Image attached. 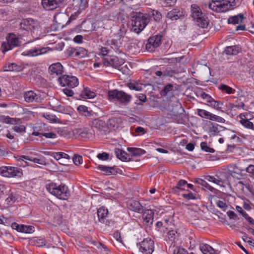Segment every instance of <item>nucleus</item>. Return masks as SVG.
I'll return each instance as SVG.
<instances>
[{
  "instance_id": "nucleus-1",
  "label": "nucleus",
  "mask_w": 254,
  "mask_h": 254,
  "mask_svg": "<svg viewBox=\"0 0 254 254\" xmlns=\"http://www.w3.org/2000/svg\"><path fill=\"white\" fill-rule=\"evenodd\" d=\"M151 17L156 22H159L162 14L157 10H152L148 14L141 12H133L131 16L132 30L138 34L142 31L150 22Z\"/></svg>"
},
{
  "instance_id": "nucleus-2",
  "label": "nucleus",
  "mask_w": 254,
  "mask_h": 254,
  "mask_svg": "<svg viewBox=\"0 0 254 254\" xmlns=\"http://www.w3.org/2000/svg\"><path fill=\"white\" fill-rule=\"evenodd\" d=\"M191 16L196 24L201 28H205L208 26L209 21L207 17L202 12L201 9L196 4L191 5Z\"/></svg>"
},
{
  "instance_id": "nucleus-3",
  "label": "nucleus",
  "mask_w": 254,
  "mask_h": 254,
  "mask_svg": "<svg viewBox=\"0 0 254 254\" xmlns=\"http://www.w3.org/2000/svg\"><path fill=\"white\" fill-rule=\"evenodd\" d=\"M47 190L52 194L61 199H67L69 196L67 187L64 185L57 186L55 183H50L46 186Z\"/></svg>"
},
{
  "instance_id": "nucleus-4",
  "label": "nucleus",
  "mask_w": 254,
  "mask_h": 254,
  "mask_svg": "<svg viewBox=\"0 0 254 254\" xmlns=\"http://www.w3.org/2000/svg\"><path fill=\"white\" fill-rule=\"evenodd\" d=\"M109 99L119 102L124 106L127 105L130 102L132 97L123 90L115 89L108 92Z\"/></svg>"
},
{
  "instance_id": "nucleus-5",
  "label": "nucleus",
  "mask_w": 254,
  "mask_h": 254,
  "mask_svg": "<svg viewBox=\"0 0 254 254\" xmlns=\"http://www.w3.org/2000/svg\"><path fill=\"white\" fill-rule=\"evenodd\" d=\"M6 40L7 43L4 42L1 45L2 51L4 54L14 47H18L20 45L18 37L13 33L8 34L6 37Z\"/></svg>"
},
{
  "instance_id": "nucleus-6",
  "label": "nucleus",
  "mask_w": 254,
  "mask_h": 254,
  "mask_svg": "<svg viewBox=\"0 0 254 254\" xmlns=\"http://www.w3.org/2000/svg\"><path fill=\"white\" fill-rule=\"evenodd\" d=\"M0 174L6 177H18L23 175L21 169L14 167L1 166L0 167Z\"/></svg>"
},
{
  "instance_id": "nucleus-7",
  "label": "nucleus",
  "mask_w": 254,
  "mask_h": 254,
  "mask_svg": "<svg viewBox=\"0 0 254 254\" xmlns=\"http://www.w3.org/2000/svg\"><path fill=\"white\" fill-rule=\"evenodd\" d=\"M58 81L62 86H67L70 88H74L79 83L76 77L69 75H61L58 78Z\"/></svg>"
},
{
  "instance_id": "nucleus-8",
  "label": "nucleus",
  "mask_w": 254,
  "mask_h": 254,
  "mask_svg": "<svg viewBox=\"0 0 254 254\" xmlns=\"http://www.w3.org/2000/svg\"><path fill=\"white\" fill-rule=\"evenodd\" d=\"M163 36L161 34H157L150 37L147 40L145 45L146 49L149 52H153L162 43Z\"/></svg>"
},
{
  "instance_id": "nucleus-9",
  "label": "nucleus",
  "mask_w": 254,
  "mask_h": 254,
  "mask_svg": "<svg viewBox=\"0 0 254 254\" xmlns=\"http://www.w3.org/2000/svg\"><path fill=\"white\" fill-rule=\"evenodd\" d=\"M154 241L151 239L146 238L137 244L139 251L144 254H152L154 251Z\"/></svg>"
},
{
  "instance_id": "nucleus-10",
  "label": "nucleus",
  "mask_w": 254,
  "mask_h": 254,
  "mask_svg": "<svg viewBox=\"0 0 254 254\" xmlns=\"http://www.w3.org/2000/svg\"><path fill=\"white\" fill-rule=\"evenodd\" d=\"M228 5L225 3L224 0H212L209 2V8L216 12H224L229 10Z\"/></svg>"
},
{
  "instance_id": "nucleus-11",
  "label": "nucleus",
  "mask_w": 254,
  "mask_h": 254,
  "mask_svg": "<svg viewBox=\"0 0 254 254\" xmlns=\"http://www.w3.org/2000/svg\"><path fill=\"white\" fill-rule=\"evenodd\" d=\"M185 17V12L180 8H174L169 11L166 18L171 21H176L178 19H183Z\"/></svg>"
},
{
  "instance_id": "nucleus-12",
  "label": "nucleus",
  "mask_w": 254,
  "mask_h": 254,
  "mask_svg": "<svg viewBox=\"0 0 254 254\" xmlns=\"http://www.w3.org/2000/svg\"><path fill=\"white\" fill-rule=\"evenodd\" d=\"M37 26V21L32 18L23 19L19 24L21 29L27 31L34 30Z\"/></svg>"
},
{
  "instance_id": "nucleus-13",
  "label": "nucleus",
  "mask_w": 254,
  "mask_h": 254,
  "mask_svg": "<svg viewBox=\"0 0 254 254\" xmlns=\"http://www.w3.org/2000/svg\"><path fill=\"white\" fill-rule=\"evenodd\" d=\"M24 98L25 101L27 103H31L35 102L40 103L43 100V98L39 93H37L32 90H30L24 92Z\"/></svg>"
},
{
  "instance_id": "nucleus-14",
  "label": "nucleus",
  "mask_w": 254,
  "mask_h": 254,
  "mask_svg": "<svg viewBox=\"0 0 254 254\" xmlns=\"http://www.w3.org/2000/svg\"><path fill=\"white\" fill-rule=\"evenodd\" d=\"M48 51H52V50L49 47H42L41 48L35 47L29 50L23 52L22 55L25 56H27L29 57L38 56L39 55L46 54Z\"/></svg>"
},
{
  "instance_id": "nucleus-15",
  "label": "nucleus",
  "mask_w": 254,
  "mask_h": 254,
  "mask_svg": "<svg viewBox=\"0 0 254 254\" xmlns=\"http://www.w3.org/2000/svg\"><path fill=\"white\" fill-rule=\"evenodd\" d=\"M64 0H42V5L44 9L52 10L60 6Z\"/></svg>"
},
{
  "instance_id": "nucleus-16",
  "label": "nucleus",
  "mask_w": 254,
  "mask_h": 254,
  "mask_svg": "<svg viewBox=\"0 0 254 254\" xmlns=\"http://www.w3.org/2000/svg\"><path fill=\"white\" fill-rule=\"evenodd\" d=\"M63 66L60 63H56L50 65L48 69L51 75L59 76L63 73Z\"/></svg>"
},
{
  "instance_id": "nucleus-17",
  "label": "nucleus",
  "mask_w": 254,
  "mask_h": 254,
  "mask_svg": "<svg viewBox=\"0 0 254 254\" xmlns=\"http://www.w3.org/2000/svg\"><path fill=\"white\" fill-rule=\"evenodd\" d=\"M24 159H25L26 160L30 161L32 162L36 163L37 164H39L41 165H44L45 164V162L43 159H40L37 158H33L32 157H30L29 156H25V155H21L20 156H19L18 158L16 159L17 161L19 162H24L25 164H23L22 163V165L23 166H28L29 165L28 163L24 161Z\"/></svg>"
},
{
  "instance_id": "nucleus-18",
  "label": "nucleus",
  "mask_w": 254,
  "mask_h": 254,
  "mask_svg": "<svg viewBox=\"0 0 254 254\" xmlns=\"http://www.w3.org/2000/svg\"><path fill=\"white\" fill-rule=\"evenodd\" d=\"M11 227L13 229L22 233H32L34 231V227L32 226L19 225L15 222L12 223Z\"/></svg>"
},
{
  "instance_id": "nucleus-19",
  "label": "nucleus",
  "mask_w": 254,
  "mask_h": 254,
  "mask_svg": "<svg viewBox=\"0 0 254 254\" xmlns=\"http://www.w3.org/2000/svg\"><path fill=\"white\" fill-rule=\"evenodd\" d=\"M122 123V119L121 117H116L110 118L107 124V126L110 129L115 130L118 128Z\"/></svg>"
},
{
  "instance_id": "nucleus-20",
  "label": "nucleus",
  "mask_w": 254,
  "mask_h": 254,
  "mask_svg": "<svg viewBox=\"0 0 254 254\" xmlns=\"http://www.w3.org/2000/svg\"><path fill=\"white\" fill-rule=\"evenodd\" d=\"M154 212L151 209L145 210L142 214L144 223L146 225L152 224L153 221Z\"/></svg>"
},
{
  "instance_id": "nucleus-21",
  "label": "nucleus",
  "mask_w": 254,
  "mask_h": 254,
  "mask_svg": "<svg viewBox=\"0 0 254 254\" xmlns=\"http://www.w3.org/2000/svg\"><path fill=\"white\" fill-rule=\"evenodd\" d=\"M97 168L102 171L104 173V174L106 175H116L118 173V170H119L116 166L108 167L102 165H99Z\"/></svg>"
},
{
  "instance_id": "nucleus-22",
  "label": "nucleus",
  "mask_w": 254,
  "mask_h": 254,
  "mask_svg": "<svg viewBox=\"0 0 254 254\" xmlns=\"http://www.w3.org/2000/svg\"><path fill=\"white\" fill-rule=\"evenodd\" d=\"M114 151L117 158L119 159L122 161H130V158L128 157L129 155L123 149L118 148H115Z\"/></svg>"
},
{
  "instance_id": "nucleus-23",
  "label": "nucleus",
  "mask_w": 254,
  "mask_h": 254,
  "mask_svg": "<svg viewBox=\"0 0 254 254\" xmlns=\"http://www.w3.org/2000/svg\"><path fill=\"white\" fill-rule=\"evenodd\" d=\"M241 50V48L239 45L228 46L225 48L224 53L227 55H236Z\"/></svg>"
},
{
  "instance_id": "nucleus-24",
  "label": "nucleus",
  "mask_w": 254,
  "mask_h": 254,
  "mask_svg": "<svg viewBox=\"0 0 254 254\" xmlns=\"http://www.w3.org/2000/svg\"><path fill=\"white\" fill-rule=\"evenodd\" d=\"M37 127L34 128V131L31 133V135L38 136L39 137L45 136L48 138H55L56 137V134L54 132H39L38 130L36 131Z\"/></svg>"
},
{
  "instance_id": "nucleus-25",
  "label": "nucleus",
  "mask_w": 254,
  "mask_h": 254,
  "mask_svg": "<svg viewBox=\"0 0 254 254\" xmlns=\"http://www.w3.org/2000/svg\"><path fill=\"white\" fill-rule=\"evenodd\" d=\"M92 127L96 128L98 130H102L107 127L106 123L99 119L93 120L91 123Z\"/></svg>"
},
{
  "instance_id": "nucleus-26",
  "label": "nucleus",
  "mask_w": 254,
  "mask_h": 254,
  "mask_svg": "<svg viewBox=\"0 0 254 254\" xmlns=\"http://www.w3.org/2000/svg\"><path fill=\"white\" fill-rule=\"evenodd\" d=\"M108 214V210L105 207H99L97 210L98 220L102 223H105L106 217Z\"/></svg>"
},
{
  "instance_id": "nucleus-27",
  "label": "nucleus",
  "mask_w": 254,
  "mask_h": 254,
  "mask_svg": "<svg viewBox=\"0 0 254 254\" xmlns=\"http://www.w3.org/2000/svg\"><path fill=\"white\" fill-rule=\"evenodd\" d=\"M22 70V67L15 63L5 64L3 66V71H20Z\"/></svg>"
},
{
  "instance_id": "nucleus-28",
  "label": "nucleus",
  "mask_w": 254,
  "mask_h": 254,
  "mask_svg": "<svg viewBox=\"0 0 254 254\" xmlns=\"http://www.w3.org/2000/svg\"><path fill=\"white\" fill-rule=\"evenodd\" d=\"M236 198L231 195H227L224 198H221V202L223 206H232L235 202Z\"/></svg>"
},
{
  "instance_id": "nucleus-29",
  "label": "nucleus",
  "mask_w": 254,
  "mask_h": 254,
  "mask_svg": "<svg viewBox=\"0 0 254 254\" xmlns=\"http://www.w3.org/2000/svg\"><path fill=\"white\" fill-rule=\"evenodd\" d=\"M126 31L127 30L125 29L124 25L123 24L122 25L118 32L114 34V39L113 40L118 41H120L122 38H127V37H125V36L126 33Z\"/></svg>"
},
{
  "instance_id": "nucleus-30",
  "label": "nucleus",
  "mask_w": 254,
  "mask_h": 254,
  "mask_svg": "<svg viewBox=\"0 0 254 254\" xmlns=\"http://www.w3.org/2000/svg\"><path fill=\"white\" fill-rule=\"evenodd\" d=\"M95 96V93L91 91L88 87L84 88L83 91L80 94V97L84 99H92L94 98Z\"/></svg>"
},
{
  "instance_id": "nucleus-31",
  "label": "nucleus",
  "mask_w": 254,
  "mask_h": 254,
  "mask_svg": "<svg viewBox=\"0 0 254 254\" xmlns=\"http://www.w3.org/2000/svg\"><path fill=\"white\" fill-rule=\"evenodd\" d=\"M125 61L122 58L115 56L111 58V66L114 68L120 69V67L124 64Z\"/></svg>"
},
{
  "instance_id": "nucleus-32",
  "label": "nucleus",
  "mask_w": 254,
  "mask_h": 254,
  "mask_svg": "<svg viewBox=\"0 0 254 254\" xmlns=\"http://www.w3.org/2000/svg\"><path fill=\"white\" fill-rule=\"evenodd\" d=\"M244 19V16L243 14H239L237 15L230 17L228 19V23L229 24H236L242 22Z\"/></svg>"
},
{
  "instance_id": "nucleus-33",
  "label": "nucleus",
  "mask_w": 254,
  "mask_h": 254,
  "mask_svg": "<svg viewBox=\"0 0 254 254\" xmlns=\"http://www.w3.org/2000/svg\"><path fill=\"white\" fill-rule=\"evenodd\" d=\"M199 249L203 254H214L215 253L214 249L206 244H200Z\"/></svg>"
},
{
  "instance_id": "nucleus-34",
  "label": "nucleus",
  "mask_w": 254,
  "mask_h": 254,
  "mask_svg": "<svg viewBox=\"0 0 254 254\" xmlns=\"http://www.w3.org/2000/svg\"><path fill=\"white\" fill-rule=\"evenodd\" d=\"M73 4L80 10H84L88 6L87 0H73Z\"/></svg>"
},
{
  "instance_id": "nucleus-35",
  "label": "nucleus",
  "mask_w": 254,
  "mask_h": 254,
  "mask_svg": "<svg viewBox=\"0 0 254 254\" xmlns=\"http://www.w3.org/2000/svg\"><path fill=\"white\" fill-rule=\"evenodd\" d=\"M183 111L184 109L182 108L181 104L177 102L175 104L174 107L171 110V112L172 113V115L175 117H178V116L181 114Z\"/></svg>"
},
{
  "instance_id": "nucleus-36",
  "label": "nucleus",
  "mask_w": 254,
  "mask_h": 254,
  "mask_svg": "<svg viewBox=\"0 0 254 254\" xmlns=\"http://www.w3.org/2000/svg\"><path fill=\"white\" fill-rule=\"evenodd\" d=\"M131 156H139L146 153V151L139 148H128Z\"/></svg>"
},
{
  "instance_id": "nucleus-37",
  "label": "nucleus",
  "mask_w": 254,
  "mask_h": 254,
  "mask_svg": "<svg viewBox=\"0 0 254 254\" xmlns=\"http://www.w3.org/2000/svg\"><path fill=\"white\" fill-rule=\"evenodd\" d=\"M51 156L57 160H61L63 159L69 160L70 159V156L68 154L61 152H53Z\"/></svg>"
},
{
  "instance_id": "nucleus-38",
  "label": "nucleus",
  "mask_w": 254,
  "mask_h": 254,
  "mask_svg": "<svg viewBox=\"0 0 254 254\" xmlns=\"http://www.w3.org/2000/svg\"><path fill=\"white\" fill-rule=\"evenodd\" d=\"M93 24L91 21L84 20L81 23L80 29L84 32H89L92 30Z\"/></svg>"
},
{
  "instance_id": "nucleus-39",
  "label": "nucleus",
  "mask_w": 254,
  "mask_h": 254,
  "mask_svg": "<svg viewBox=\"0 0 254 254\" xmlns=\"http://www.w3.org/2000/svg\"><path fill=\"white\" fill-rule=\"evenodd\" d=\"M209 200L210 202L211 206H223L222 202H221V198L216 195H211L210 196Z\"/></svg>"
},
{
  "instance_id": "nucleus-40",
  "label": "nucleus",
  "mask_w": 254,
  "mask_h": 254,
  "mask_svg": "<svg viewBox=\"0 0 254 254\" xmlns=\"http://www.w3.org/2000/svg\"><path fill=\"white\" fill-rule=\"evenodd\" d=\"M161 69L163 70L164 77H172L175 74L178 73L176 70L172 69V68L169 66L163 67Z\"/></svg>"
},
{
  "instance_id": "nucleus-41",
  "label": "nucleus",
  "mask_w": 254,
  "mask_h": 254,
  "mask_svg": "<svg viewBox=\"0 0 254 254\" xmlns=\"http://www.w3.org/2000/svg\"><path fill=\"white\" fill-rule=\"evenodd\" d=\"M127 87L131 90H134L137 91H141L142 89V84L140 83L139 81H136L128 83Z\"/></svg>"
},
{
  "instance_id": "nucleus-42",
  "label": "nucleus",
  "mask_w": 254,
  "mask_h": 254,
  "mask_svg": "<svg viewBox=\"0 0 254 254\" xmlns=\"http://www.w3.org/2000/svg\"><path fill=\"white\" fill-rule=\"evenodd\" d=\"M208 126H209L208 127V132L211 133L212 135H215L219 132L218 127L219 126L217 123L209 121Z\"/></svg>"
},
{
  "instance_id": "nucleus-43",
  "label": "nucleus",
  "mask_w": 254,
  "mask_h": 254,
  "mask_svg": "<svg viewBox=\"0 0 254 254\" xmlns=\"http://www.w3.org/2000/svg\"><path fill=\"white\" fill-rule=\"evenodd\" d=\"M88 56V51L83 48L79 47L76 48V52L75 54V56L79 58H84Z\"/></svg>"
},
{
  "instance_id": "nucleus-44",
  "label": "nucleus",
  "mask_w": 254,
  "mask_h": 254,
  "mask_svg": "<svg viewBox=\"0 0 254 254\" xmlns=\"http://www.w3.org/2000/svg\"><path fill=\"white\" fill-rule=\"evenodd\" d=\"M106 45L107 46H111V48L117 52L119 51V49L120 47V43L117 41H115L114 40H108L106 42Z\"/></svg>"
},
{
  "instance_id": "nucleus-45",
  "label": "nucleus",
  "mask_w": 254,
  "mask_h": 254,
  "mask_svg": "<svg viewBox=\"0 0 254 254\" xmlns=\"http://www.w3.org/2000/svg\"><path fill=\"white\" fill-rule=\"evenodd\" d=\"M16 119L12 118L8 116H0V122L9 124H16Z\"/></svg>"
},
{
  "instance_id": "nucleus-46",
  "label": "nucleus",
  "mask_w": 254,
  "mask_h": 254,
  "mask_svg": "<svg viewBox=\"0 0 254 254\" xmlns=\"http://www.w3.org/2000/svg\"><path fill=\"white\" fill-rule=\"evenodd\" d=\"M218 179L215 178L213 176H208L207 177V179L209 182H212L215 184H216L219 185H222L221 184H223L224 183L225 180H223L221 178H220L219 176H217Z\"/></svg>"
},
{
  "instance_id": "nucleus-47",
  "label": "nucleus",
  "mask_w": 254,
  "mask_h": 254,
  "mask_svg": "<svg viewBox=\"0 0 254 254\" xmlns=\"http://www.w3.org/2000/svg\"><path fill=\"white\" fill-rule=\"evenodd\" d=\"M173 86L171 84H168L165 86L160 92V94L162 96H165L171 91L173 90Z\"/></svg>"
},
{
  "instance_id": "nucleus-48",
  "label": "nucleus",
  "mask_w": 254,
  "mask_h": 254,
  "mask_svg": "<svg viewBox=\"0 0 254 254\" xmlns=\"http://www.w3.org/2000/svg\"><path fill=\"white\" fill-rule=\"evenodd\" d=\"M240 123L245 127L249 129H254V124L252 122H250L249 119H242L240 120Z\"/></svg>"
},
{
  "instance_id": "nucleus-49",
  "label": "nucleus",
  "mask_w": 254,
  "mask_h": 254,
  "mask_svg": "<svg viewBox=\"0 0 254 254\" xmlns=\"http://www.w3.org/2000/svg\"><path fill=\"white\" fill-rule=\"evenodd\" d=\"M77 111L79 113L85 116H90L91 114V112L88 111V108L84 105H80L77 108Z\"/></svg>"
},
{
  "instance_id": "nucleus-50",
  "label": "nucleus",
  "mask_w": 254,
  "mask_h": 254,
  "mask_svg": "<svg viewBox=\"0 0 254 254\" xmlns=\"http://www.w3.org/2000/svg\"><path fill=\"white\" fill-rule=\"evenodd\" d=\"M208 120L216 121L217 122L221 123H224L225 122V120L224 118L220 116L214 115L212 113H210Z\"/></svg>"
},
{
  "instance_id": "nucleus-51",
  "label": "nucleus",
  "mask_w": 254,
  "mask_h": 254,
  "mask_svg": "<svg viewBox=\"0 0 254 254\" xmlns=\"http://www.w3.org/2000/svg\"><path fill=\"white\" fill-rule=\"evenodd\" d=\"M219 89L227 94L234 93L235 91V89H233L231 87L223 84L220 85Z\"/></svg>"
},
{
  "instance_id": "nucleus-52",
  "label": "nucleus",
  "mask_w": 254,
  "mask_h": 254,
  "mask_svg": "<svg viewBox=\"0 0 254 254\" xmlns=\"http://www.w3.org/2000/svg\"><path fill=\"white\" fill-rule=\"evenodd\" d=\"M197 114L199 117L206 119H208L209 115L211 113L205 110L199 109H198L197 110Z\"/></svg>"
},
{
  "instance_id": "nucleus-53",
  "label": "nucleus",
  "mask_w": 254,
  "mask_h": 254,
  "mask_svg": "<svg viewBox=\"0 0 254 254\" xmlns=\"http://www.w3.org/2000/svg\"><path fill=\"white\" fill-rule=\"evenodd\" d=\"M200 146H201V148L203 150H204L206 152H211V153H213L215 152V150L213 148H210V147H209L207 145V143L205 142H201L200 144Z\"/></svg>"
},
{
  "instance_id": "nucleus-54",
  "label": "nucleus",
  "mask_w": 254,
  "mask_h": 254,
  "mask_svg": "<svg viewBox=\"0 0 254 254\" xmlns=\"http://www.w3.org/2000/svg\"><path fill=\"white\" fill-rule=\"evenodd\" d=\"M17 200V198L16 195L13 194H11L6 199L5 201L6 202V204L7 205H12L13 203H14Z\"/></svg>"
},
{
  "instance_id": "nucleus-55",
  "label": "nucleus",
  "mask_w": 254,
  "mask_h": 254,
  "mask_svg": "<svg viewBox=\"0 0 254 254\" xmlns=\"http://www.w3.org/2000/svg\"><path fill=\"white\" fill-rule=\"evenodd\" d=\"M73 163L76 165H79L81 164L83 161L82 157L79 155H74L72 158Z\"/></svg>"
},
{
  "instance_id": "nucleus-56",
  "label": "nucleus",
  "mask_w": 254,
  "mask_h": 254,
  "mask_svg": "<svg viewBox=\"0 0 254 254\" xmlns=\"http://www.w3.org/2000/svg\"><path fill=\"white\" fill-rule=\"evenodd\" d=\"M243 201V206H254V198L251 199H242Z\"/></svg>"
},
{
  "instance_id": "nucleus-57",
  "label": "nucleus",
  "mask_w": 254,
  "mask_h": 254,
  "mask_svg": "<svg viewBox=\"0 0 254 254\" xmlns=\"http://www.w3.org/2000/svg\"><path fill=\"white\" fill-rule=\"evenodd\" d=\"M76 133L81 137H88L89 132L86 129H79L77 130Z\"/></svg>"
},
{
  "instance_id": "nucleus-58",
  "label": "nucleus",
  "mask_w": 254,
  "mask_h": 254,
  "mask_svg": "<svg viewBox=\"0 0 254 254\" xmlns=\"http://www.w3.org/2000/svg\"><path fill=\"white\" fill-rule=\"evenodd\" d=\"M80 13V12L79 11V10H78L76 12H75L74 13L72 14L69 17L66 24H69L72 21L76 19Z\"/></svg>"
},
{
  "instance_id": "nucleus-59",
  "label": "nucleus",
  "mask_w": 254,
  "mask_h": 254,
  "mask_svg": "<svg viewBox=\"0 0 254 254\" xmlns=\"http://www.w3.org/2000/svg\"><path fill=\"white\" fill-rule=\"evenodd\" d=\"M97 157L103 161L107 160L109 157V154L106 152H103L102 153H99L97 155Z\"/></svg>"
},
{
  "instance_id": "nucleus-60",
  "label": "nucleus",
  "mask_w": 254,
  "mask_h": 254,
  "mask_svg": "<svg viewBox=\"0 0 254 254\" xmlns=\"http://www.w3.org/2000/svg\"><path fill=\"white\" fill-rule=\"evenodd\" d=\"M186 184H187V182L186 180H180L178 182L176 187L175 188H173V189H178L184 190V189H183L182 187L183 186H184L185 185H186Z\"/></svg>"
},
{
  "instance_id": "nucleus-61",
  "label": "nucleus",
  "mask_w": 254,
  "mask_h": 254,
  "mask_svg": "<svg viewBox=\"0 0 254 254\" xmlns=\"http://www.w3.org/2000/svg\"><path fill=\"white\" fill-rule=\"evenodd\" d=\"M13 130L17 132H22L25 131V127L23 126H15L13 127Z\"/></svg>"
},
{
  "instance_id": "nucleus-62",
  "label": "nucleus",
  "mask_w": 254,
  "mask_h": 254,
  "mask_svg": "<svg viewBox=\"0 0 254 254\" xmlns=\"http://www.w3.org/2000/svg\"><path fill=\"white\" fill-rule=\"evenodd\" d=\"M227 214L229 216V218L233 220H238L239 218L237 214L233 211L229 210L227 212Z\"/></svg>"
},
{
  "instance_id": "nucleus-63",
  "label": "nucleus",
  "mask_w": 254,
  "mask_h": 254,
  "mask_svg": "<svg viewBox=\"0 0 254 254\" xmlns=\"http://www.w3.org/2000/svg\"><path fill=\"white\" fill-rule=\"evenodd\" d=\"M44 117L50 121L56 123L57 121V117L55 115L46 114L44 115Z\"/></svg>"
},
{
  "instance_id": "nucleus-64",
  "label": "nucleus",
  "mask_w": 254,
  "mask_h": 254,
  "mask_svg": "<svg viewBox=\"0 0 254 254\" xmlns=\"http://www.w3.org/2000/svg\"><path fill=\"white\" fill-rule=\"evenodd\" d=\"M174 254H189L187 251L183 248H178L174 250Z\"/></svg>"
}]
</instances>
